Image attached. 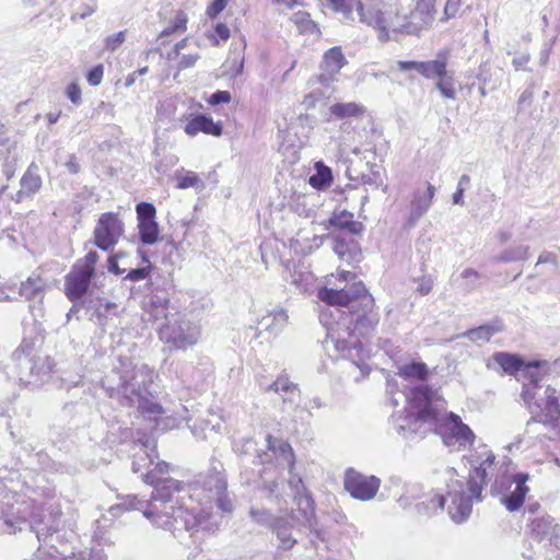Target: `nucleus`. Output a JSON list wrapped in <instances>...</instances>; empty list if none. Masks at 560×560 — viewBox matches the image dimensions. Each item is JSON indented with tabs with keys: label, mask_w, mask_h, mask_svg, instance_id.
Listing matches in <instances>:
<instances>
[{
	"label": "nucleus",
	"mask_w": 560,
	"mask_h": 560,
	"mask_svg": "<svg viewBox=\"0 0 560 560\" xmlns=\"http://www.w3.org/2000/svg\"><path fill=\"white\" fill-rule=\"evenodd\" d=\"M289 316L283 308H273L258 320L259 335L277 337L288 324Z\"/></svg>",
	"instance_id": "nucleus-20"
},
{
	"label": "nucleus",
	"mask_w": 560,
	"mask_h": 560,
	"mask_svg": "<svg viewBox=\"0 0 560 560\" xmlns=\"http://www.w3.org/2000/svg\"><path fill=\"white\" fill-rule=\"evenodd\" d=\"M20 189L12 196V200L20 203L32 198L42 187V177L37 174V166L32 163L20 180Z\"/></svg>",
	"instance_id": "nucleus-18"
},
{
	"label": "nucleus",
	"mask_w": 560,
	"mask_h": 560,
	"mask_svg": "<svg viewBox=\"0 0 560 560\" xmlns=\"http://www.w3.org/2000/svg\"><path fill=\"white\" fill-rule=\"evenodd\" d=\"M214 32L215 35L222 40H226L230 37V28L223 23H218L214 27Z\"/></svg>",
	"instance_id": "nucleus-59"
},
{
	"label": "nucleus",
	"mask_w": 560,
	"mask_h": 560,
	"mask_svg": "<svg viewBox=\"0 0 560 560\" xmlns=\"http://www.w3.org/2000/svg\"><path fill=\"white\" fill-rule=\"evenodd\" d=\"M329 7L337 13L342 15L346 21H354V8L358 15L361 18V11H364V7L359 0H327Z\"/></svg>",
	"instance_id": "nucleus-28"
},
{
	"label": "nucleus",
	"mask_w": 560,
	"mask_h": 560,
	"mask_svg": "<svg viewBox=\"0 0 560 560\" xmlns=\"http://www.w3.org/2000/svg\"><path fill=\"white\" fill-rule=\"evenodd\" d=\"M252 451L254 452H257L256 450V443L254 440L252 439H247L243 442L242 444V447L241 448H237V452H240L241 454H248L250 453Z\"/></svg>",
	"instance_id": "nucleus-61"
},
{
	"label": "nucleus",
	"mask_w": 560,
	"mask_h": 560,
	"mask_svg": "<svg viewBox=\"0 0 560 560\" xmlns=\"http://www.w3.org/2000/svg\"><path fill=\"white\" fill-rule=\"evenodd\" d=\"M329 225L348 231L351 235H358L363 230L360 222L353 220V214L343 210L339 213H334L329 219Z\"/></svg>",
	"instance_id": "nucleus-27"
},
{
	"label": "nucleus",
	"mask_w": 560,
	"mask_h": 560,
	"mask_svg": "<svg viewBox=\"0 0 560 560\" xmlns=\"http://www.w3.org/2000/svg\"><path fill=\"white\" fill-rule=\"evenodd\" d=\"M45 288L46 281L33 273L21 283L19 293L26 300H35L44 296Z\"/></svg>",
	"instance_id": "nucleus-26"
},
{
	"label": "nucleus",
	"mask_w": 560,
	"mask_h": 560,
	"mask_svg": "<svg viewBox=\"0 0 560 560\" xmlns=\"http://www.w3.org/2000/svg\"><path fill=\"white\" fill-rule=\"evenodd\" d=\"M150 270H151L150 266L131 269L125 277V280H130V281L144 280L149 277Z\"/></svg>",
	"instance_id": "nucleus-50"
},
{
	"label": "nucleus",
	"mask_w": 560,
	"mask_h": 560,
	"mask_svg": "<svg viewBox=\"0 0 560 560\" xmlns=\"http://www.w3.org/2000/svg\"><path fill=\"white\" fill-rule=\"evenodd\" d=\"M150 395H143L142 401H137L136 406L139 411L144 415H160L163 412L161 405L153 402L149 399Z\"/></svg>",
	"instance_id": "nucleus-42"
},
{
	"label": "nucleus",
	"mask_w": 560,
	"mask_h": 560,
	"mask_svg": "<svg viewBox=\"0 0 560 560\" xmlns=\"http://www.w3.org/2000/svg\"><path fill=\"white\" fill-rule=\"evenodd\" d=\"M332 249L335 254L347 264H351L360 256L359 247L355 242H346L345 240L335 236L332 237Z\"/></svg>",
	"instance_id": "nucleus-29"
},
{
	"label": "nucleus",
	"mask_w": 560,
	"mask_h": 560,
	"mask_svg": "<svg viewBox=\"0 0 560 560\" xmlns=\"http://www.w3.org/2000/svg\"><path fill=\"white\" fill-rule=\"evenodd\" d=\"M185 132L194 137L199 132L219 137L222 135V127L220 124L214 122L209 116L199 114L191 118L184 128Z\"/></svg>",
	"instance_id": "nucleus-22"
},
{
	"label": "nucleus",
	"mask_w": 560,
	"mask_h": 560,
	"mask_svg": "<svg viewBox=\"0 0 560 560\" xmlns=\"http://www.w3.org/2000/svg\"><path fill=\"white\" fill-rule=\"evenodd\" d=\"M195 487L208 492L207 498L214 500L217 506L224 513L233 510V502L228 493V482L223 466L219 460H211V467L206 474H200L195 480Z\"/></svg>",
	"instance_id": "nucleus-9"
},
{
	"label": "nucleus",
	"mask_w": 560,
	"mask_h": 560,
	"mask_svg": "<svg viewBox=\"0 0 560 560\" xmlns=\"http://www.w3.org/2000/svg\"><path fill=\"white\" fill-rule=\"evenodd\" d=\"M460 277L464 280L463 289L466 292H471L478 289L481 275L477 270L472 268H466L462 271Z\"/></svg>",
	"instance_id": "nucleus-38"
},
{
	"label": "nucleus",
	"mask_w": 560,
	"mask_h": 560,
	"mask_svg": "<svg viewBox=\"0 0 560 560\" xmlns=\"http://www.w3.org/2000/svg\"><path fill=\"white\" fill-rule=\"evenodd\" d=\"M144 481L152 485L154 490L143 514L156 527L175 533L192 530L198 526L196 513L185 508L187 492L183 482L173 478L155 479L153 471L144 476Z\"/></svg>",
	"instance_id": "nucleus-2"
},
{
	"label": "nucleus",
	"mask_w": 560,
	"mask_h": 560,
	"mask_svg": "<svg viewBox=\"0 0 560 560\" xmlns=\"http://www.w3.org/2000/svg\"><path fill=\"white\" fill-rule=\"evenodd\" d=\"M324 346L327 351L330 348L335 349L337 352L341 353L343 358H347L351 361V364L358 368L363 377L370 374V366L365 363H359L358 361H362L365 357V350L363 345L357 340H348L343 338L341 332H336L335 330H328L327 337L324 341Z\"/></svg>",
	"instance_id": "nucleus-12"
},
{
	"label": "nucleus",
	"mask_w": 560,
	"mask_h": 560,
	"mask_svg": "<svg viewBox=\"0 0 560 560\" xmlns=\"http://www.w3.org/2000/svg\"><path fill=\"white\" fill-rule=\"evenodd\" d=\"M317 296L329 305L347 306L350 313L360 312V307L369 308L375 305L373 296L362 281L347 284L340 290L323 288L318 291Z\"/></svg>",
	"instance_id": "nucleus-8"
},
{
	"label": "nucleus",
	"mask_w": 560,
	"mask_h": 560,
	"mask_svg": "<svg viewBox=\"0 0 560 560\" xmlns=\"http://www.w3.org/2000/svg\"><path fill=\"white\" fill-rule=\"evenodd\" d=\"M293 21L305 33H314L317 28V25L311 20L307 12H296L293 14Z\"/></svg>",
	"instance_id": "nucleus-40"
},
{
	"label": "nucleus",
	"mask_w": 560,
	"mask_h": 560,
	"mask_svg": "<svg viewBox=\"0 0 560 560\" xmlns=\"http://www.w3.org/2000/svg\"><path fill=\"white\" fill-rule=\"evenodd\" d=\"M231 101V93L229 91H217L209 97V104L219 105L229 103Z\"/></svg>",
	"instance_id": "nucleus-51"
},
{
	"label": "nucleus",
	"mask_w": 560,
	"mask_h": 560,
	"mask_svg": "<svg viewBox=\"0 0 560 560\" xmlns=\"http://www.w3.org/2000/svg\"><path fill=\"white\" fill-rule=\"evenodd\" d=\"M436 394L429 386L413 387L406 396V408L392 416V423L398 434L409 438L412 434L424 435L438 432L445 446L458 451L475 441L471 429L454 412L433 407Z\"/></svg>",
	"instance_id": "nucleus-1"
},
{
	"label": "nucleus",
	"mask_w": 560,
	"mask_h": 560,
	"mask_svg": "<svg viewBox=\"0 0 560 560\" xmlns=\"http://www.w3.org/2000/svg\"><path fill=\"white\" fill-rule=\"evenodd\" d=\"M533 96H534V91H533V89H532V88H527V89H525V90L522 92V94H521V96H520V98H518V105H520V106H523V105H525L526 103H529V102L532 101Z\"/></svg>",
	"instance_id": "nucleus-62"
},
{
	"label": "nucleus",
	"mask_w": 560,
	"mask_h": 560,
	"mask_svg": "<svg viewBox=\"0 0 560 560\" xmlns=\"http://www.w3.org/2000/svg\"><path fill=\"white\" fill-rule=\"evenodd\" d=\"M124 234V223L117 213H103L94 229V244L109 250Z\"/></svg>",
	"instance_id": "nucleus-13"
},
{
	"label": "nucleus",
	"mask_w": 560,
	"mask_h": 560,
	"mask_svg": "<svg viewBox=\"0 0 560 560\" xmlns=\"http://www.w3.org/2000/svg\"><path fill=\"white\" fill-rule=\"evenodd\" d=\"M178 189L195 188L196 191H202L206 187L203 180L192 171H180L175 174Z\"/></svg>",
	"instance_id": "nucleus-33"
},
{
	"label": "nucleus",
	"mask_w": 560,
	"mask_h": 560,
	"mask_svg": "<svg viewBox=\"0 0 560 560\" xmlns=\"http://www.w3.org/2000/svg\"><path fill=\"white\" fill-rule=\"evenodd\" d=\"M250 516L256 523L269 527H272L275 522L278 521V516L272 515L270 512L264 509H252Z\"/></svg>",
	"instance_id": "nucleus-41"
},
{
	"label": "nucleus",
	"mask_w": 560,
	"mask_h": 560,
	"mask_svg": "<svg viewBox=\"0 0 560 560\" xmlns=\"http://www.w3.org/2000/svg\"><path fill=\"white\" fill-rule=\"evenodd\" d=\"M347 65V59L341 51V47L335 46L324 52L320 62V73L317 80L320 84L329 86L337 81V74Z\"/></svg>",
	"instance_id": "nucleus-16"
},
{
	"label": "nucleus",
	"mask_w": 560,
	"mask_h": 560,
	"mask_svg": "<svg viewBox=\"0 0 560 560\" xmlns=\"http://www.w3.org/2000/svg\"><path fill=\"white\" fill-rule=\"evenodd\" d=\"M278 488H279V483H278V481H276V480H271V481L265 482V485H264V489H265L266 491H268V493H269L270 495H273V494H275V498H276L277 500H279V495H278V493H277V492H278Z\"/></svg>",
	"instance_id": "nucleus-63"
},
{
	"label": "nucleus",
	"mask_w": 560,
	"mask_h": 560,
	"mask_svg": "<svg viewBox=\"0 0 560 560\" xmlns=\"http://www.w3.org/2000/svg\"><path fill=\"white\" fill-rule=\"evenodd\" d=\"M529 475L526 472L508 474L506 470L495 477L491 486V493L501 495L500 502L509 512L518 511L529 491L526 486Z\"/></svg>",
	"instance_id": "nucleus-7"
},
{
	"label": "nucleus",
	"mask_w": 560,
	"mask_h": 560,
	"mask_svg": "<svg viewBox=\"0 0 560 560\" xmlns=\"http://www.w3.org/2000/svg\"><path fill=\"white\" fill-rule=\"evenodd\" d=\"M502 324L497 322L469 329L463 334V337H466L470 341H489L492 336L502 331Z\"/></svg>",
	"instance_id": "nucleus-32"
},
{
	"label": "nucleus",
	"mask_w": 560,
	"mask_h": 560,
	"mask_svg": "<svg viewBox=\"0 0 560 560\" xmlns=\"http://www.w3.org/2000/svg\"><path fill=\"white\" fill-rule=\"evenodd\" d=\"M168 302L166 295L154 294L151 296V306L155 317L164 316L167 318L165 310L167 308Z\"/></svg>",
	"instance_id": "nucleus-44"
},
{
	"label": "nucleus",
	"mask_w": 560,
	"mask_h": 560,
	"mask_svg": "<svg viewBox=\"0 0 560 560\" xmlns=\"http://www.w3.org/2000/svg\"><path fill=\"white\" fill-rule=\"evenodd\" d=\"M542 264H553L555 266H558L557 256L553 253L544 252L542 254L539 255L536 266Z\"/></svg>",
	"instance_id": "nucleus-56"
},
{
	"label": "nucleus",
	"mask_w": 560,
	"mask_h": 560,
	"mask_svg": "<svg viewBox=\"0 0 560 560\" xmlns=\"http://www.w3.org/2000/svg\"><path fill=\"white\" fill-rule=\"evenodd\" d=\"M529 61V55L526 52H522L517 56H515L512 60V65L515 68V70H522L524 69V66L527 65Z\"/></svg>",
	"instance_id": "nucleus-57"
},
{
	"label": "nucleus",
	"mask_w": 560,
	"mask_h": 560,
	"mask_svg": "<svg viewBox=\"0 0 560 560\" xmlns=\"http://www.w3.org/2000/svg\"><path fill=\"white\" fill-rule=\"evenodd\" d=\"M530 257V248L527 245H516L502 250L492 260L495 262L524 261Z\"/></svg>",
	"instance_id": "nucleus-31"
},
{
	"label": "nucleus",
	"mask_w": 560,
	"mask_h": 560,
	"mask_svg": "<svg viewBox=\"0 0 560 560\" xmlns=\"http://www.w3.org/2000/svg\"><path fill=\"white\" fill-rule=\"evenodd\" d=\"M435 195V187L430 183H427V189L424 191L417 190L413 192V199L411 201V210L408 222L410 225H415L419 219L428 212L431 207L432 199Z\"/></svg>",
	"instance_id": "nucleus-21"
},
{
	"label": "nucleus",
	"mask_w": 560,
	"mask_h": 560,
	"mask_svg": "<svg viewBox=\"0 0 560 560\" xmlns=\"http://www.w3.org/2000/svg\"><path fill=\"white\" fill-rule=\"evenodd\" d=\"M357 314L354 319V330L360 336H369L377 326L380 317L377 312L374 310V305L371 307H360V312L352 313Z\"/></svg>",
	"instance_id": "nucleus-25"
},
{
	"label": "nucleus",
	"mask_w": 560,
	"mask_h": 560,
	"mask_svg": "<svg viewBox=\"0 0 560 560\" xmlns=\"http://www.w3.org/2000/svg\"><path fill=\"white\" fill-rule=\"evenodd\" d=\"M460 4L462 0H447L444 9V12L447 15V18L455 16Z\"/></svg>",
	"instance_id": "nucleus-54"
},
{
	"label": "nucleus",
	"mask_w": 560,
	"mask_h": 560,
	"mask_svg": "<svg viewBox=\"0 0 560 560\" xmlns=\"http://www.w3.org/2000/svg\"><path fill=\"white\" fill-rule=\"evenodd\" d=\"M226 7V0H213V2L208 7L207 14L210 18H215L220 12L224 10Z\"/></svg>",
	"instance_id": "nucleus-52"
},
{
	"label": "nucleus",
	"mask_w": 560,
	"mask_h": 560,
	"mask_svg": "<svg viewBox=\"0 0 560 560\" xmlns=\"http://www.w3.org/2000/svg\"><path fill=\"white\" fill-rule=\"evenodd\" d=\"M495 456L486 445L480 446L470 453L468 462L474 468L467 481V489L462 481L456 480L448 485L447 491L448 514L456 523L466 521L472 510L474 502L481 501V492L487 483L492 469ZM446 498L444 495H434L427 503L434 513L443 509Z\"/></svg>",
	"instance_id": "nucleus-3"
},
{
	"label": "nucleus",
	"mask_w": 560,
	"mask_h": 560,
	"mask_svg": "<svg viewBox=\"0 0 560 560\" xmlns=\"http://www.w3.org/2000/svg\"><path fill=\"white\" fill-rule=\"evenodd\" d=\"M126 39V32L121 31L105 39V47L110 51H115Z\"/></svg>",
	"instance_id": "nucleus-47"
},
{
	"label": "nucleus",
	"mask_w": 560,
	"mask_h": 560,
	"mask_svg": "<svg viewBox=\"0 0 560 560\" xmlns=\"http://www.w3.org/2000/svg\"><path fill=\"white\" fill-rule=\"evenodd\" d=\"M198 59H199L198 54L184 55L182 57V59L179 60L178 68L180 70L190 68V67L195 66V63L197 62Z\"/></svg>",
	"instance_id": "nucleus-53"
},
{
	"label": "nucleus",
	"mask_w": 560,
	"mask_h": 560,
	"mask_svg": "<svg viewBox=\"0 0 560 560\" xmlns=\"http://www.w3.org/2000/svg\"><path fill=\"white\" fill-rule=\"evenodd\" d=\"M104 74V66L97 65L93 67L86 75V80L90 85L97 86L101 84Z\"/></svg>",
	"instance_id": "nucleus-48"
},
{
	"label": "nucleus",
	"mask_w": 560,
	"mask_h": 560,
	"mask_svg": "<svg viewBox=\"0 0 560 560\" xmlns=\"http://www.w3.org/2000/svg\"><path fill=\"white\" fill-rule=\"evenodd\" d=\"M267 450L273 454L278 465H285L290 469L294 465V453L291 445L281 440L273 438L271 434L266 436Z\"/></svg>",
	"instance_id": "nucleus-24"
},
{
	"label": "nucleus",
	"mask_w": 560,
	"mask_h": 560,
	"mask_svg": "<svg viewBox=\"0 0 560 560\" xmlns=\"http://www.w3.org/2000/svg\"><path fill=\"white\" fill-rule=\"evenodd\" d=\"M405 492L398 499L400 505L406 506L410 503V500L420 497L421 487L418 483H408L404 488Z\"/></svg>",
	"instance_id": "nucleus-43"
},
{
	"label": "nucleus",
	"mask_w": 560,
	"mask_h": 560,
	"mask_svg": "<svg viewBox=\"0 0 560 560\" xmlns=\"http://www.w3.org/2000/svg\"><path fill=\"white\" fill-rule=\"evenodd\" d=\"M419 285L417 288V291L422 294V295H425L428 294L432 288H433V281L431 278H427V277H422L420 280H419Z\"/></svg>",
	"instance_id": "nucleus-55"
},
{
	"label": "nucleus",
	"mask_w": 560,
	"mask_h": 560,
	"mask_svg": "<svg viewBox=\"0 0 560 560\" xmlns=\"http://www.w3.org/2000/svg\"><path fill=\"white\" fill-rule=\"evenodd\" d=\"M161 339L179 350H186L200 338V326L186 316H176L160 328Z\"/></svg>",
	"instance_id": "nucleus-10"
},
{
	"label": "nucleus",
	"mask_w": 560,
	"mask_h": 560,
	"mask_svg": "<svg viewBox=\"0 0 560 560\" xmlns=\"http://www.w3.org/2000/svg\"><path fill=\"white\" fill-rule=\"evenodd\" d=\"M66 95L77 106L82 103L81 89L79 84L75 82H72L67 86Z\"/></svg>",
	"instance_id": "nucleus-49"
},
{
	"label": "nucleus",
	"mask_w": 560,
	"mask_h": 560,
	"mask_svg": "<svg viewBox=\"0 0 560 560\" xmlns=\"http://www.w3.org/2000/svg\"><path fill=\"white\" fill-rule=\"evenodd\" d=\"M296 389V384L290 382L287 377H278L269 387L268 390L278 392H293Z\"/></svg>",
	"instance_id": "nucleus-45"
},
{
	"label": "nucleus",
	"mask_w": 560,
	"mask_h": 560,
	"mask_svg": "<svg viewBox=\"0 0 560 560\" xmlns=\"http://www.w3.org/2000/svg\"><path fill=\"white\" fill-rule=\"evenodd\" d=\"M139 238L144 245H153L159 241L160 229L155 221L156 210L150 202H140L136 207Z\"/></svg>",
	"instance_id": "nucleus-15"
},
{
	"label": "nucleus",
	"mask_w": 560,
	"mask_h": 560,
	"mask_svg": "<svg viewBox=\"0 0 560 560\" xmlns=\"http://www.w3.org/2000/svg\"><path fill=\"white\" fill-rule=\"evenodd\" d=\"M398 374L406 380L423 381L429 374V369L423 362H410L399 366Z\"/></svg>",
	"instance_id": "nucleus-35"
},
{
	"label": "nucleus",
	"mask_w": 560,
	"mask_h": 560,
	"mask_svg": "<svg viewBox=\"0 0 560 560\" xmlns=\"http://www.w3.org/2000/svg\"><path fill=\"white\" fill-rule=\"evenodd\" d=\"M98 260V254L94 250L89 252L85 257L81 260H78L74 265L81 267L84 270H88L92 273H95V265Z\"/></svg>",
	"instance_id": "nucleus-46"
},
{
	"label": "nucleus",
	"mask_w": 560,
	"mask_h": 560,
	"mask_svg": "<svg viewBox=\"0 0 560 560\" xmlns=\"http://www.w3.org/2000/svg\"><path fill=\"white\" fill-rule=\"evenodd\" d=\"M416 509L420 515L430 516L434 513L432 510H430V506L427 505L425 502H420V503L416 504Z\"/></svg>",
	"instance_id": "nucleus-64"
},
{
	"label": "nucleus",
	"mask_w": 560,
	"mask_h": 560,
	"mask_svg": "<svg viewBox=\"0 0 560 560\" xmlns=\"http://www.w3.org/2000/svg\"><path fill=\"white\" fill-rule=\"evenodd\" d=\"M381 481L375 476H365L349 469L345 478V489L351 497L369 501L373 499L380 489Z\"/></svg>",
	"instance_id": "nucleus-14"
},
{
	"label": "nucleus",
	"mask_w": 560,
	"mask_h": 560,
	"mask_svg": "<svg viewBox=\"0 0 560 560\" xmlns=\"http://www.w3.org/2000/svg\"><path fill=\"white\" fill-rule=\"evenodd\" d=\"M94 273L73 265L65 278V293L71 302H78L88 292Z\"/></svg>",
	"instance_id": "nucleus-17"
},
{
	"label": "nucleus",
	"mask_w": 560,
	"mask_h": 560,
	"mask_svg": "<svg viewBox=\"0 0 560 560\" xmlns=\"http://www.w3.org/2000/svg\"><path fill=\"white\" fill-rule=\"evenodd\" d=\"M536 407L541 412V422H551L559 418L560 410L558 398L556 396V389L548 386L544 392V397L538 398L535 401Z\"/></svg>",
	"instance_id": "nucleus-23"
},
{
	"label": "nucleus",
	"mask_w": 560,
	"mask_h": 560,
	"mask_svg": "<svg viewBox=\"0 0 560 560\" xmlns=\"http://www.w3.org/2000/svg\"><path fill=\"white\" fill-rule=\"evenodd\" d=\"M330 115L337 118L358 117L364 113V107L358 103H336L329 107Z\"/></svg>",
	"instance_id": "nucleus-34"
},
{
	"label": "nucleus",
	"mask_w": 560,
	"mask_h": 560,
	"mask_svg": "<svg viewBox=\"0 0 560 560\" xmlns=\"http://www.w3.org/2000/svg\"><path fill=\"white\" fill-rule=\"evenodd\" d=\"M187 22V14L184 11H177L174 20L160 33L159 38H164L175 33L186 32Z\"/></svg>",
	"instance_id": "nucleus-37"
},
{
	"label": "nucleus",
	"mask_w": 560,
	"mask_h": 560,
	"mask_svg": "<svg viewBox=\"0 0 560 560\" xmlns=\"http://www.w3.org/2000/svg\"><path fill=\"white\" fill-rule=\"evenodd\" d=\"M397 67L400 71L415 70L425 79H435L444 74L446 61L442 59L430 61H398Z\"/></svg>",
	"instance_id": "nucleus-19"
},
{
	"label": "nucleus",
	"mask_w": 560,
	"mask_h": 560,
	"mask_svg": "<svg viewBox=\"0 0 560 560\" xmlns=\"http://www.w3.org/2000/svg\"><path fill=\"white\" fill-rule=\"evenodd\" d=\"M408 0H399L398 4L372 5L361 11V22L376 28L380 32V39H389V32L409 33L411 16L410 8H402Z\"/></svg>",
	"instance_id": "nucleus-6"
},
{
	"label": "nucleus",
	"mask_w": 560,
	"mask_h": 560,
	"mask_svg": "<svg viewBox=\"0 0 560 560\" xmlns=\"http://www.w3.org/2000/svg\"><path fill=\"white\" fill-rule=\"evenodd\" d=\"M552 522L553 520L550 516L535 518L532 521V530L537 537L542 538L550 533Z\"/></svg>",
	"instance_id": "nucleus-39"
},
{
	"label": "nucleus",
	"mask_w": 560,
	"mask_h": 560,
	"mask_svg": "<svg viewBox=\"0 0 560 560\" xmlns=\"http://www.w3.org/2000/svg\"><path fill=\"white\" fill-rule=\"evenodd\" d=\"M108 271L113 272L115 275H122L126 269H121L118 266L117 256H109L108 257Z\"/></svg>",
	"instance_id": "nucleus-60"
},
{
	"label": "nucleus",
	"mask_w": 560,
	"mask_h": 560,
	"mask_svg": "<svg viewBox=\"0 0 560 560\" xmlns=\"http://www.w3.org/2000/svg\"><path fill=\"white\" fill-rule=\"evenodd\" d=\"M155 377V371L145 363L120 358L118 365L105 376L103 386L121 406L133 407L137 401H142L143 395H151L150 387Z\"/></svg>",
	"instance_id": "nucleus-4"
},
{
	"label": "nucleus",
	"mask_w": 560,
	"mask_h": 560,
	"mask_svg": "<svg viewBox=\"0 0 560 560\" xmlns=\"http://www.w3.org/2000/svg\"><path fill=\"white\" fill-rule=\"evenodd\" d=\"M438 79L439 80L435 83V88L440 91L442 96L445 98L455 100L456 89L453 73L445 70L444 74L440 75Z\"/></svg>",
	"instance_id": "nucleus-36"
},
{
	"label": "nucleus",
	"mask_w": 560,
	"mask_h": 560,
	"mask_svg": "<svg viewBox=\"0 0 560 560\" xmlns=\"http://www.w3.org/2000/svg\"><path fill=\"white\" fill-rule=\"evenodd\" d=\"M492 359L498 363L504 373L514 375L522 371L525 377L537 386L538 381L550 371V364L545 360H532L525 362L520 355L509 352H495Z\"/></svg>",
	"instance_id": "nucleus-11"
},
{
	"label": "nucleus",
	"mask_w": 560,
	"mask_h": 560,
	"mask_svg": "<svg viewBox=\"0 0 560 560\" xmlns=\"http://www.w3.org/2000/svg\"><path fill=\"white\" fill-rule=\"evenodd\" d=\"M289 487L298 511H290L285 515L278 516V521H276L271 527L279 540L278 548L291 550L298 542L292 535V530L299 529L301 526L308 528L315 534L316 538L324 540V533L317 526L315 502L306 490L302 479L292 477L289 480Z\"/></svg>",
	"instance_id": "nucleus-5"
},
{
	"label": "nucleus",
	"mask_w": 560,
	"mask_h": 560,
	"mask_svg": "<svg viewBox=\"0 0 560 560\" xmlns=\"http://www.w3.org/2000/svg\"><path fill=\"white\" fill-rule=\"evenodd\" d=\"M65 165L70 174H78L80 172V163L73 154L69 156Z\"/></svg>",
	"instance_id": "nucleus-58"
},
{
	"label": "nucleus",
	"mask_w": 560,
	"mask_h": 560,
	"mask_svg": "<svg viewBox=\"0 0 560 560\" xmlns=\"http://www.w3.org/2000/svg\"><path fill=\"white\" fill-rule=\"evenodd\" d=\"M315 174L310 176L308 183L310 185L318 190H323L328 188L332 183V173L330 167L324 164V162L318 161L314 165Z\"/></svg>",
	"instance_id": "nucleus-30"
}]
</instances>
